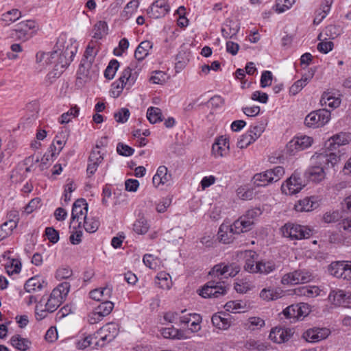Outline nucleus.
<instances>
[{
    "label": "nucleus",
    "instance_id": "f257e3e1",
    "mask_svg": "<svg viewBox=\"0 0 351 351\" xmlns=\"http://www.w3.org/2000/svg\"><path fill=\"white\" fill-rule=\"evenodd\" d=\"M70 289V284L67 282H64L58 285L53 289L47 301L45 304V308H43L42 302L43 298L39 302V304L36 306L35 313L36 318L37 320H42L45 318L48 313H53L60 306L63 300L66 297Z\"/></svg>",
    "mask_w": 351,
    "mask_h": 351
},
{
    "label": "nucleus",
    "instance_id": "f03ea898",
    "mask_svg": "<svg viewBox=\"0 0 351 351\" xmlns=\"http://www.w3.org/2000/svg\"><path fill=\"white\" fill-rule=\"evenodd\" d=\"M284 174V168L277 166L264 172L255 174L252 178V181L256 186H266L269 184L278 181Z\"/></svg>",
    "mask_w": 351,
    "mask_h": 351
},
{
    "label": "nucleus",
    "instance_id": "7ed1b4c3",
    "mask_svg": "<svg viewBox=\"0 0 351 351\" xmlns=\"http://www.w3.org/2000/svg\"><path fill=\"white\" fill-rule=\"evenodd\" d=\"M228 287L223 281H208L199 291V295L204 298H218L226 294Z\"/></svg>",
    "mask_w": 351,
    "mask_h": 351
},
{
    "label": "nucleus",
    "instance_id": "20e7f679",
    "mask_svg": "<svg viewBox=\"0 0 351 351\" xmlns=\"http://www.w3.org/2000/svg\"><path fill=\"white\" fill-rule=\"evenodd\" d=\"M282 232L284 237L292 240L307 239L311 235V230L307 227L291 223H287L282 226Z\"/></svg>",
    "mask_w": 351,
    "mask_h": 351
},
{
    "label": "nucleus",
    "instance_id": "39448f33",
    "mask_svg": "<svg viewBox=\"0 0 351 351\" xmlns=\"http://www.w3.org/2000/svg\"><path fill=\"white\" fill-rule=\"evenodd\" d=\"M313 279L312 274L305 269H297L293 272L285 274L281 279V283L284 285H294L304 284Z\"/></svg>",
    "mask_w": 351,
    "mask_h": 351
},
{
    "label": "nucleus",
    "instance_id": "423d86ee",
    "mask_svg": "<svg viewBox=\"0 0 351 351\" xmlns=\"http://www.w3.org/2000/svg\"><path fill=\"white\" fill-rule=\"evenodd\" d=\"M305 186L300 174L295 171L281 186V190L286 195H292L300 192Z\"/></svg>",
    "mask_w": 351,
    "mask_h": 351
},
{
    "label": "nucleus",
    "instance_id": "0eeeda50",
    "mask_svg": "<svg viewBox=\"0 0 351 351\" xmlns=\"http://www.w3.org/2000/svg\"><path fill=\"white\" fill-rule=\"evenodd\" d=\"M55 48V50H58V53L62 56L72 60L77 51V45L73 43L71 39L65 40L64 36H60L58 39Z\"/></svg>",
    "mask_w": 351,
    "mask_h": 351
},
{
    "label": "nucleus",
    "instance_id": "6e6552de",
    "mask_svg": "<svg viewBox=\"0 0 351 351\" xmlns=\"http://www.w3.org/2000/svg\"><path fill=\"white\" fill-rule=\"evenodd\" d=\"M88 204L83 198L77 199L73 205L71 212V222L76 221L78 223L77 227L80 228L84 217H87Z\"/></svg>",
    "mask_w": 351,
    "mask_h": 351
},
{
    "label": "nucleus",
    "instance_id": "1a4fd4ad",
    "mask_svg": "<svg viewBox=\"0 0 351 351\" xmlns=\"http://www.w3.org/2000/svg\"><path fill=\"white\" fill-rule=\"evenodd\" d=\"M313 141V138L307 136L295 137L287 145V152L291 155H294L297 152L309 147Z\"/></svg>",
    "mask_w": 351,
    "mask_h": 351
},
{
    "label": "nucleus",
    "instance_id": "9d476101",
    "mask_svg": "<svg viewBox=\"0 0 351 351\" xmlns=\"http://www.w3.org/2000/svg\"><path fill=\"white\" fill-rule=\"evenodd\" d=\"M330 334V330L327 328L314 327L305 331L303 337L306 341L315 343L326 339Z\"/></svg>",
    "mask_w": 351,
    "mask_h": 351
},
{
    "label": "nucleus",
    "instance_id": "9b49d317",
    "mask_svg": "<svg viewBox=\"0 0 351 351\" xmlns=\"http://www.w3.org/2000/svg\"><path fill=\"white\" fill-rule=\"evenodd\" d=\"M351 142V133L339 132L331 136L326 143L327 149L336 150L340 146L345 145Z\"/></svg>",
    "mask_w": 351,
    "mask_h": 351
},
{
    "label": "nucleus",
    "instance_id": "f8f14e48",
    "mask_svg": "<svg viewBox=\"0 0 351 351\" xmlns=\"http://www.w3.org/2000/svg\"><path fill=\"white\" fill-rule=\"evenodd\" d=\"M328 299L336 306L346 307L351 304V293L340 289L332 290Z\"/></svg>",
    "mask_w": 351,
    "mask_h": 351
},
{
    "label": "nucleus",
    "instance_id": "ddd939ff",
    "mask_svg": "<svg viewBox=\"0 0 351 351\" xmlns=\"http://www.w3.org/2000/svg\"><path fill=\"white\" fill-rule=\"evenodd\" d=\"M202 320V316L197 313H189L179 317V323L180 325L191 323L189 330L191 332H197L200 330Z\"/></svg>",
    "mask_w": 351,
    "mask_h": 351
},
{
    "label": "nucleus",
    "instance_id": "4468645a",
    "mask_svg": "<svg viewBox=\"0 0 351 351\" xmlns=\"http://www.w3.org/2000/svg\"><path fill=\"white\" fill-rule=\"evenodd\" d=\"M293 334V332L290 328L276 327L271 330L269 337L274 342L281 343L287 341Z\"/></svg>",
    "mask_w": 351,
    "mask_h": 351
},
{
    "label": "nucleus",
    "instance_id": "2eb2a0df",
    "mask_svg": "<svg viewBox=\"0 0 351 351\" xmlns=\"http://www.w3.org/2000/svg\"><path fill=\"white\" fill-rule=\"evenodd\" d=\"M328 149L317 156V158L320 165H324L326 168L333 167L339 161L340 155Z\"/></svg>",
    "mask_w": 351,
    "mask_h": 351
},
{
    "label": "nucleus",
    "instance_id": "dca6fc26",
    "mask_svg": "<svg viewBox=\"0 0 351 351\" xmlns=\"http://www.w3.org/2000/svg\"><path fill=\"white\" fill-rule=\"evenodd\" d=\"M319 206L317 197L311 196L300 199L295 204L294 208L297 212H309Z\"/></svg>",
    "mask_w": 351,
    "mask_h": 351
},
{
    "label": "nucleus",
    "instance_id": "f3484780",
    "mask_svg": "<svg viewBox=\"0 0 351 351\" xmlns=\"http://www.w3.org/2000/svg\"><path fill=\"white\" fill-rule=\"evenodd\" d=\"M229 138L226 136H221L216 139L213 145L212 151L215 156H223L229 150Z\"/></svg>",
    "mask_w": 351,
    "mask_h": 351
},
{
    "label": "nucleus",
    "instance_id": "a211bd4d",
    "mask_svg": "<svg viewBox=\"0 0 351 351\" xmlns=\"http://www.w3.org/2000/svg\"><path fill=\"white\" fill-rule=\"evenodd\" d=\"M57 52V56L55 58L54 70L51 73L53 74V77H59L64 71V69L71 64L72 59L65 58L58 53V50H53Z\"/></svg>",
    "mask_w": 351,
    "mask_h": 351
},
{
    "label": "nucleus",
    "instance_id": "6ab92c4d",
    "mask_svg": "<svg viewBox=\"0 0 351 351\" xmlns=\"http://www.w3.org/2000/svg\"><path fill=\"white\" fill-rule=\"evenodd\" d=\"M253 226L251 221L248 220L243 215L230 226V230L237 234H239L240 233L251 230Z\"/></svg>",
    "mask_w": 351,
    "mask_h": 351
},
{
    "label": "nucleus",
    "instance_id": "aec40b11",
    "mask_svg": "<svg viewBox=\"0 0 351 351\" xmlns=\"http://www.w3.org/2000/svg\"><path fill=\"white\" fill-rule=\"evenodd\" d=\"M347 261H335L332 262L328 267V271L330 275L338 278L346 280V270Z\"/></svg>",
    "mask_w": 351,
    "mask_h": 351
},
{
    "label": "nucleus",
    "instance_id": "412c9836",
    "mask_svg": "<svg viewBox=\"0 0 351 351\" xmlns=\"http://www.w3.org/2000/svg\"><path fill=\"white\" fill-rule=\"evenodd\" d=\"M149 10V13H151L153 17L159 18L169 11V5L166 0H157L152 4Z\"/></svg>",
    "mask_w": 351,
    "mask_h": 351
},
{
    "label": "nucleus",
    "instance_id": "4be33fe9",
    "mask_svg": "<svg viewBox=\"0 0 351 351\" xmlns=\"http://www.w3.org/2000/svg\"><path fill=\"white\" fill-rule=\"evenodd\" d=\"M132 70L133 68L131 64L123 71L121 76L118 79L121 83L128 86L127 89L131 88L137 79V73H132Z\"/></svg>",
    "mask_w": 351,
    "mask_h": 351
},
{
    "label": "nucleus",
    "instance_id": "5701e85b",
    "mask_svg": "<svg viewBox=\"0 0 351 351\" xmlns=\"http://www.w3.org/2000/svg\"><path fill=\"white\" fill-rule=\"evenodd\" d=\"M243 346L249 351H265L268 350L269 343L264 341L250 338L245 341Z\"/></svg>",
    "mask_w": 351,
    "mask_h": 351
},
{
    "label": "nucleus",
    "instance_id": "b1692460",
    "mask_svg": "<svg viewBox=\"0 0 351 351\" xmlns=\"http://www.w3.org/2000/svg\"><path fill=\"white\" fill-rule=\"evenodd\" d=\"M100 328L101 329L108 343L114 339V338L118 335L119 331V325L115 322L107 323Z\"/></svg>",
    "mask_w": 351,
    "mask_h": 351
},
{
    "label": "nucleus",
    "instance_id": "393cba45",
    "mask_svg": "<svg viewBox=\"0 0 351 351\" xmlns=\"http://www.w3.org/2000/svg\"><path fill=\"white\" fill-rule=\"evenodd\" d=\"M278 267L276 261L273 260L262 259L258 261V273L267 275L276 271Z\"/></svg>",
    "mask_w": 351,
    "mask_h": 351
},
{
    "label": "nucleus",
    "instance_id": "a878e982",
    "mask_svg": "<svg viewBox=\"0 0 351 351\" xmlns=\"http://www.w3.org/2000/svg\"><path fill=\"white\" fill-rule=\"evenodd\" d=\"M332 0H325L320 8L315 11V16L313 20L314 25H319L327 16L330 10Z\"/></svg>",
    "mask_w": 351,
    "mask_h": 351
},
{
    "label": "nucleus",
    "instance_id": "bb28decb",
    "mask_svg": "<svg viewBox=\"0 0 351 351\" xmlns=\"http://www.w3.org/2000/svg\"><path fill=\"white\" fill-rule=\"evenodd\" d=\"M112 293V288L105 287L103 288L95 289L89 293L90 298L96 301H105L111 297Z\"/></svg>",
    "mask_w": 351,
    "mask_h": 351
},
{
    "label": "nucleus",
    "instance_id": "cd10ccee",
    "mask_svg": "<svg viewBox=\"0 0 351 351\" xmlns=\"http://www.w3.org/2000/svg\"><path fill=\"white\" fill-rule=\"evenodd\" d=\"M283 295V291L280 288L268 287L261 290L260 297L267 301L276 300Z\"/></svg>",
    "mask_w": 351,
    "mask_h": 351
},
{
    "label": "nucleus",
    "instance_id": "c85d7f7f",
    "mask_svg": "<svg viewBox=\"0 0 351 351\" xmlns=\"http://www.w3.org/2000/svg\"><path fill=\"white\" fill-rule=\"evenodd\" d=\"M240 27L237 22L233 21H227L221 28L222 36L226 38H233L239 32Z\"/></svg>",
    "mask_w": 351,
    "mask_h": 351
},
{
    "label": "nucleus",
    "instance_id": "c756f323",
    "mask_svg": "<svg viewBox=\"0 0 351 351\" xmlns=\"http://www.w3.org/2000/svg\"><path fill=\"white\" fill-rule=\"evenodd\" d=\"M320 289L316 286H304L294 289V293L298 296L314 298L320 294Z\"/></svg>",
    "mask_w": 351,
    "mask_h": 351
},
{
    "label": "nucleus",
    "instance_id": "7c9ffc66",
    "mask_svg": "<svg viewBox=\"0 0 351 351\" xmlns=\"http://www.w3.org/2000/svg\"><path fill=\"white\" fill-rule=\"evenodd\" d=\"M45 282L41 280L38 277L34 276L28 279L25 285L24 289L26 292L35 293L43 289Z\"/></svg>",
    "mask_w": 351,
    "mask_h": 351
},
{
    "label": "nucleus",
    "instance_id": "2f4dec72",
    "mask_svg": "<svg viewBox=\"0 0 351 351\" xmlns=\"http://www.w3.org/2000/svg\"><path fill=\"white\" fill-rule=\"evenodd\" d=\"M324 168L326 167L324 165L311 167L308 169L306 174L311 181L319 182L324 178Z\"/></svg>",
    "mask_w": 351,
    "mask_h": 351
},
{
    "label": "nucleus",
    "instance_id": "473e14b6",
    "mask_svg": "<svg viewBox=\"0 0 351 351\" xmlns=\"http://www.w3.org/2000/svg\"><path fill=\"white\" fill-rule=\"evenodd\" d=\"M161 333L165 338H169L173 339H187V336L186 335L184 330L176 328L173 326L163 328L162 330Z\"/></svg>",
    "mask_w": 351,
    "mask_h": 351
},
{
    "label": "nucleus",
    "instance_id": "72a5a7b5",
    "mask_svg": "<svg viewBox=\"0 0 351 351\" xmlns=\"http://www.w3.org/2000/svg\"><path fill=\"white\" fill-rule=\"evenodd\" d=\"M152 48V43L149 40L141 42L134 51V57L138 61L144 60Z\"/></svg>",
    "mask_w": 351,
    "mask_h": 351
},
{
    "label": "nucleus",
    "instance_id": "f704fd0d",
    "mask_svg": "<svg viewBox=\"0 0 351 351\" xmlns=\"http://www.w3.org/2000/svg\"><path fill=\"white\" fill-rule=\"evenodd\" d=\"M10 341L12 346L20 351L27 350L31 345V342L27 339L23 338L19 335L12 336Z\"/></svg>",
    "mask_w": 351,
    "mask_h": 351
},
{
    "label": "nucleus",
    "instance_id": "c9c22d12",
    "mask_svg": "<svg viewBox=\"0 0 351 351\" xmlns=\"http://www.w3.org/2000/svg\"><path fill=\"white\" fill-rule=\"evenodd\" d=\"M234 234H237L234 232H232L230 230V226H226L224 224L221 225L218 232V237L220 241L223 243H230L234 240Z\"/></svg>",
    "mask_w": 351,
    "mask_h": 351
},
{
    "label": "nucleus",
    "instance_id": "e433bc0d",
    "mask_svg": "<svg viewBox=\"0 0 351 351\" xmlns=\"http://www.w3.org/2000/svg\"><path fill=\"white\" fill-rule=\"evenodd\" d=\"M21 17V11L18 9H12L3 13L1 15V21L3 23V25L8 26L19 20Z\"/></svg>",
    "mask_w": 351,
    "mask_h": 351
},
{
    "label": "nucleus",
    "instance_id": "4c0bfd02",
    "mask_svg": "<svg viewBox=\"0 0 351 351\" xmlns=\"http://www.w3.org/2000/svg\"><path fill=\"white\" fill-rule=\"evenodd\" d=\"M322 106H328L332 108H336L339 106L341 99L335 97L330 93H324L320 99Z\"/></svg>",
    "mask_w": 351,
    "mask_h": 351
},
{
    "label": "nucleus",
    "instance_id": "58836bf2",
    "mask_svg": "<svg viewBox=\"0 0 351 351\" xmlns=\"http://www.w3.org/2000/svg\"><path fill=\"white\" fill-rule=\"evenodd\" d=\"M313 73H311L308 75H303L300 80L296 81L290 87L289 93L293 95H295L309 82L311 79L313 77Z\"/></svg>",
    "mask_w": 351,
    "mask_h": 351
},
{
    "label": "nucleus",
    "instance_id": "ea45409f",
    "mask_svg": "<svg viewBox=\"0 0 351 351\" xmlns=\"http://www.w3.org/2000/svg\"><path fill=\"white\" fill-rule=\"evenodd\" d=\"M17 226V221L14 219L3 223L0 226V241L12 234L13 230Z\"/></svg>",
    "mask_w": 351,
    "mask_h": 351
},
{
    "label": "nucleus",
    "instance_id": "a19ab883",
    "mask_svg": "<svg viewBox=\"0 0 351 351\" xmlns=\"http://www.w3.org/2000/svg\"><path fill=\"white\" fill-rule=\"evenodd\" d=\"M264 326V319L257 317H250L244 324L245 329L250 330H258L261 329Z\"/></svg>",
    "mask_w": 351,
    "mask_h": 351
},
{
    "label": "nucleus",
    "instance_id": "79ce46f5",
    "mask_svg": "<svg viewBox=\"0 0 351 351\" xmlns=\"http://www.w3.org/2000/svg\"><path fill=\"white\" fill-rule=\"evenodd\" d=\"M147 117L149 121L154 124L162 121V111L157 107H149L147 111Z\"/></svg>",
    "mask_w": 351,
    "mask_h": 351
},
{
    "label": "nucleus",
    "instance_id": "37998d69",
    "mask_svg": "<svg viewBox=\"0 0 351 351\" xmlns=\"http://www.w3.org/2000/svg\"><path fill=\"white\" fill-rule=\"evenodd\" d=\"M138 4L139 2L138 0H131L128 2L121 14V18L124 20L130 19L136 10Z\"/></svg>",
    "mask_w": 351,
    "mask_h": 351
},
{
    "label": "nucleus",
    "instance_id": "c03bdc74",
    "mask_svg": "<svg viewBox=\"0 0 351 351\" xmlns=\"http://www.w3.org/2000/svg\"><path fill=\"white\" fill-rule=\"evenodd\" d=\"M211 322L213 326L219 329L226 330L230 326V322L228 318L222 317L217 313L213 315Z\"/></svg>",
    "mask_w": 351,
    "mask_h": 351
},
{
    "label": "nucleus",
    "instance_id": "a18cd8bd",
    "mask_svg": "<svg viewBox=\"0 0 351 351\" xmlns=\"http://www.w3.org/2000/svg\"><path fill=\"white\" fill-rule=\"evenodd\" d=\"M149 228V224L148 223L147 219L141 217L138 219L133 225L134 231L138 234H145Z\"/></svg>",
    "mask_w": 351,
    "mask_h": 351
},
{
    "label": "nucleus",
    "instance_id": "49530a36",
    "mask_svg": "<svg viewBox=\"0 0 351 351\" xmlns=\"http://www.w3.org/2000/svg\"><path fill=\"white\" fill-rule=\"evenodd\" d=\"M342 32V27L338 25H329L324 30V34L328 39H335L341 35Z\"/></svg>",
    "mask_w": 351,
    "mask_h": 351
},
{
    "label": "nucleus",
    "instance_id": "de8ad7c7",
    "mask_svg": "<svg viewBox=\"0 0 351 351\" xmlns=\"http://www.w3.org/2000/svg\"><path fill=\"white\" fill-rule=\"evenodd\" d=\"M108 25L105 21H99L93 27V38L101 39L107 34Z\"/></svg>",
    "mask_w": 351,
    "mask_h": 351
},
{
    "label": "nucleus",
    "instance_id": "09e8293b",
    "mask_svg": "<svg viewBox=\"0 0 351 351\" xmlns=\"http://www.w3.org/2000/svg\"><path fill=\"white\" fill-rule=\"evenodd\" d=\"M56 51L51 52H38L36 53V61L41 62H44L46 64H51L55 62V58L57 56Z\"/></svg>",
    "mask_w": 351,
    "mask_h": 351
},
{
    "label": "nucleus",
    "instance_id": "8fccbe9b",
    "mask_svg": "<svg viewBox=\"0 0 351 351\" xmlns=\"http://www.w3.org/2000/svg\"><path fill=\"white\" fill-rule=\"evenodd\" d=\"M90 336L94 343V349L102 348L108 343L101 328L93 335H90Z\"/></svg>",
    "mask_w": 351,
    "mask_h": 351
},
{
    "label": "nucleus",
    "instance_id": "3c124183",
    "mask_svg": "<svg viewBox=\"0 0 351 351\" xmlns=\"http://www.w3.org/2000/svg\"><path fill=\"white\" fill-rule=\"evenodd\" d=\"M323 34L320 33L318 36V40H322L317 45V50L323 53H328L329 51H332L334 47V43L332 41H328V38H324V40H322Z\"/></svg>",
    "mask_w": 351,
    "mask_h": 351
},
{
    "label": "nucleus",
    "instance_id": "603ef678",
    "mask_svg": "<svg viewBox=\"0 0 351 351\" xmlns=\"http://www.w3.org/2000/svg\"><path fill=\"white\" fill-rule=\"evenodd\" d=\"M84 228L85 230L90 233H93L96 232L99 226V221L95 218H87V217H84V219L83 220Z\"/></svg>",
    "mask_w": 351,
    "mask_h": 351
},
{
    "label": "nucleus",
    "instance_id": "864d4df0",
    "mask_svg": "<svg viewBox=\"0 0 351 351\" xmlns=\"http://www.w3.org/2000/svg\"><path fill=\"white\" fill-rule=\"evenodd\" d=\"M119 66V62L118 60L115 59L110 60L104 71L105 77L108 80H112L114 77Z\"/></svg>",
    "mask_w": 351,
    "mask_h": 351
},
{
    "label": "nucleus",
    "instance_id": "5fc2aeb1",
    "mask_svg": "<svg viewBox=\"0 0 351 351\" xmlns=\"http://www.w3.org/2000/svg\"><path fill=\"white\" fill-rule=\"evenodd\" d=\"M114 308V303L106 300L99 304L96 308L97 310L101 316L106 317L108 315Z\"/></svg>",
    "mask_w": 351,
    "mask_h": 351
},
{
    "label": "nucleus",
    "instance_id": "6e6d98bb",
    "mask_svg": "<svg viewBox=\"0 0 351 351\" xmlns=\"http://www.w3.org/2000/svg\"><path fill=\"white\" fill-rule=\"evenodd\" d=\"M91 65L92 64L88 62H85V60L82 59L77 72V79L85 80L87 78L89 74V69L90 68Z\"/></svg>",
    "mask_w": 351,
    "mask_h": 351
},
{
    "label": "nucleus",
    "instance_id": "4d7b16f0",
    "mask_svg": "<svg viewBox=\"0 0 351 351\" xmlns=\"http://www.w3.org/2000/svg\"><path fill=\"white\" fill-rule=\"evenodd\" d=\"M157 278L159 280V287L163 289H169L171 287L172 282L171 277L168 274L159 273L157 276Z\"/></svg>",
    "mask_w": 351,
    "mask_h": 351
},
{
    "label": "nucleus",
    "instance_id": "13d9d810",
    "mask_svg": "<svg viewBox=\"0 0 351 351\" xmlns=\"http://www.w3.org/2000/svg\"><path fill=\"white\" fill-rule=\"evenodd\" d=\"M266 125V122H262L260 125L251 126L250 130L247 132V133L252 136V137L254 138V141H256L261 136L262 133L265 131Z\"/></svg>",
    "mask_w": 351,
    "mask_h": 351
},
{
    "label": "nucleus",
    "instance_id": "bf43d9fd",
    "mask_svg": "<svg viewBox=\"0 0 351 351\" xmlns=\"http://www.w3.org/2000/svg\"><path fill=\"white\" fill-rule=\"evenodd\" d=\"M295 2V0H276L275 10L278 13H282L289 9Z\"/></svg>",
    "mask_w": 351,
    "mask_h": 351
},
{
    "label": "nucleus",
    "instance_id": "052dcab7",
    "mask_svg": "<svg viewBox=\"0 0 351 351\" xmlns=\"http://www.w3.org/2000/svg\"><path fill=\"white\" fill-rule=\"evenodd\" d=\"M319 121L317 113L315 111L309 113L304 119L305 125L309 128H318L321 126Z\"/></svg>",
    "mask_w": 351,
    "mask_h": 351
},
{
    "label": "nucleus",
    "instance_id": "680f3d73",
    "mask_svg": "<svg viewBox=\"0 0 351 351\" xmlns=\"http://www.w3.org/2000/svg\"><path fill=\"white\" fill-rule=\"evenodd\" d=\"M9 36L14 39L25 41L29 38V34L23 29L14 28L10 30Z\"/></svg>",
    "mask_w": 351,
    "mask_h": 351
},
{
    "label": "nucleus",
    "instance_id": "e2e57ef3",
    "mask_svg": "<svg viewBox=\"0 0 351 351\" xmlns=\"http://www.w3.org/2000/svg\"><path fill=\"white\" fill-rule=\"evenodd\" d=\"M130 115V112L128 108H122L119 111L114 112V117L117 122L118 123H125L129 117Z\"/></svg>",
    "mask_w": 351,
    "mask_h": 351
},
{
    "label": "nucleus",
    "instance_id": "0e129e2a",
    "mask_svg": "<svg viewBox=\"0 0 351 351\" xmlns=\"http://www.w3.org/2000/svg\"><path fill=\"white\" fill-rule=\"evenodd\" d=\"M245 306L238 301H229L225 304V308L231 313H239L245 308Z\"/></svg>",
    "mask_w": 351,
    "mask_h": 351
},
{
    "label": "nucleus",
    "instance_id": "69168bd1",
    "mask_svg": "<svg viewBox=\"0 0 351 351\" xmlns=\"http://www.w3.org/2000/svg\"><path fill=\"white\" fill-rule=\"evenodd\" d=\"M76 346L78 349H85L90 346L94 348V343L90 335L84 336L77 340Z\"/></svg>",
    "mask_w": 351,
    "mask_h": 351
},
{
    "label": "nucleus",
    "instance_id": "338daca9",
    "mask_svg": "<svg viewBox=\"0 0 351 351\" xmlns=\"http://www.w3.org/2000/svg\"><path fill=\"white\" fill-rule=\"evenodd\" d=\"M282 314L287 319H299L296 304H291L283 310Z\"/></svg>",
    "mask_w": 351,
    "mask_h": 351
},
{
    "label": "nucleus",
    "instance_id": "774afa93",
    "mask_svg": "<svg viewBox=\"0 0 351 351\" xmlns=\"http://www.w3.org/2000/svg\"><path fill=\"white\" fill-rule=\"evenodd\" d=\"M254 138L252 137L247 132L244 134H243L241 138L237 141V147L240 149H244L246 148L247 146H249L250 144L254 143Z\"/></svg>",
    "mask_w": 351,
    "mask_h": 351
}]
</instances>
